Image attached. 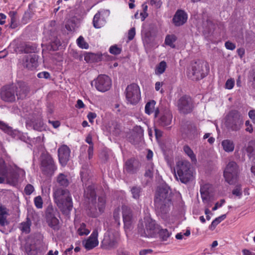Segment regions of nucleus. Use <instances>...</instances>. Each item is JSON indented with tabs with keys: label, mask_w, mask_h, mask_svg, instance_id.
<instances>
[{
	"label": "nucleus",
	"mask_w": 255,
	"mask_h": 255,
	"mask_svg": "<svg viewBox=\"0 0 255 255\" xmlns=\"http://www.w3.org/2000/svg\"><path fill=\"white\" fill-rule=\"evenodd\" d=\"M84 197L88 200V214L92 217H97L104 211L106 197L103 195L96 200V192L93 185L88 186L84 191Z\"/></svg>",
	"instance_id": "f257e3e1"
},
{
	"label": "nucleus",
	"mask_w": 255,
	"mask_h": 255,
	"mask_svg": "<svg viewBox=\"0 0 255 255\" xmlns=\"http://www.w3.org/2000/svg\"><path fill=\"white\" fill-rule=\"evenodd\" d=\"M53 198L58 208L64 214L68 215L73 208L71 194L67 189L56 187L53 189Z\"/></svg>",
	"instance_id": "f03ea898"
},
{
	"label": "nucleus",
	"mask_w": 255,
	"mask_h": 255,
	"mask_svg": "<svg viewBox=\"0 0 255 255\" xmlns=\"http://www.w3.org/2000/svg\"><path fill=\"white\" fill-rule=\"evenodd\" d=\"M0 175L6 179L8 183L14 185L17 182L18 176H24L25 172L14 164L6 165L4 160L0 157Z\"/></svg>",
	"instance_id": "7ed1b4c3"
},
{
	"label": "nucleus",
	"mask_w": 255,
	"mask_h": 255,
	"mask_svg": "<svg viewBox=\"0 0 255 255\" xmlns=\"http://www.w3.org/2000/svg\"><path fill=\"white\" fill-rule=\"evenodd\" d=\"M137 232L141 237L152 238L158 232V226L155 221L147 215L139 221Z\"/></svg>",
	"instance_id": "20e7f679"
},
{
	"label": "nucleus",
	"mask_w": 255,
	"mask_h": 255,
	"mask_svg": "<svg viewBox=\"0 0 255 255\" xmlns=\"http://www.w3.org/2000/svg\"><path fill=\"white\" fill-rule=\"evenodd\" d=\"M175 170V177L183 183H187L193 178V171L190 163L187 160H181L177 162Z\"/></svg>",
	"instance_id": "39448f33"
},
{
	"label": "nucleus",
	"mask_w": 255,
	"mask_h": 255,
	"mask_svg": "<svg viewBox=\"0 0 255 255\" xmlns=\"http://www.w3.org/2000/svg\"><path fill=\"white\" fill-rule=\"evenodd\" d=\"M244 124L243 118L240 112L236 110L230 111L225 118V126L230 131L239 130Z\"/></svg>",
	"instance_id": "423d86ee"
},
{
	"label": "nucleus",
	"mask_w": 255,
	"mask_h": 255,
	"mask_svg": "<svg viewBox=\"0 0 255 255\" xmlns=\"http://www.w3.org/2000/svg\"><path fill=\"white\" fill-rule=\"evenodd\" d=\"M120 240L119 232L113 230H108L105 234L102 242V247L103 249L111 250L117 248Z\"/></svg>",
	"instance_id": "0eeeda50"
},
{
	"label": "nucleus",
	"mask_w": 255,
	"mask_h": 255,
	"mask_svg": "<svg viewBox=\"0 0 255 255\" xmlns=\"http://www.w3.org/2000/svg\"><path fill=\"white\" fill-rule=\"evenodd\" d=\"M240 169L237 163L235 161H230L227 165L224 172L226 181L230 184H235L237 180Z\"/></svg>",
	"instance_id": "6e6552de"
},
{
	"label": "nucleus",
	"mask_w": 255,
	"mask_h": 255,
	"mask_svg": "<svg viewBox=\"0 0 255 255\" xmlns=\"http://www.w3.org/2000/svg\"><path fill=\"white\" fill-rule=\"evenodd\" d=\"M126 97L128 103L131 105L136 104L140 99V89L135 84L128 85L126 90Z\"/></svg>",
	"instance_id": "1a4fd4ad"
},
{
	"label": "nucleus",
	"mask_w": 255,
	"mask_h": 255,
	"mask_svg": "<svg viewBox=\"0 0 255 255\" xmlns=\"http://www.w3.org/2000/svg\"><path fill=\"white\" fill-rule=\"evenodd\" d=\"M53 159L49 154H43L41 156L40 169L46 175H52L56 170Z\"/></svg>",
	"instance_id": "9d476101"
},
{
	"label": "nucleus",
	"mask_w": 255,
	"mask_h": 255,
	"mask_svg": "<svg viewBox=\"0 0 255 255\" xmlns=\"http://www.w3.org/2000/svg\"><path fill=\"white\" fill-rule=\"evenodd\" d=\"M96 89L101 92H105L109 90L112 86V80L111 78L106 75H99L93 82Z\"/></svg>",
	"instance_id": "9b49d317"
},
{
	"label": "nucleus",
	"mask_w": 255,
	"mask_h": 255,
	"mask_svg": "<svg viewBox=\"0 0 255 255\" xmlns=\"http://www.w3.org/2000/svg\"><path fill=\"white\" fill-rule=\"evenodd\" d=\"M203 64L201 62L193 63L187 71V76L192 80H198L204 77Z\"/></svg>",
	"instance_id": "f8f14e48"
},
{
	"label": "nucleus",
	"mask_w": 255,
	"mask_h": 255,
	"mask_svg": "<svg viewBox=\"0 0 255 255\" xmlns=\"http://www.w3.org/2000/svg\"><path fill=\"white\" fill-rule=\"evenodd\" d=\"M177 106L180 113L187 114L191 113L194 108L192 99L187 96L181 97L177 101Z\"/></svg>",
	"instance_id": "ddd939ff"
},
{
	"label": "nucleus",
	"mask_w": 255,
	"mask_h": 255,
	"mask_svg": "<svg viewBox=\"0 0 255 255\" xmlns=\"http://www.w3.org/2000/svg\"><path fill=\"white\" fill-rule=\"evenodd\" d=\"M171 193L169 187L166 185L158 186L155 193L154 202L171 201Z\"/></svg>",
	"instance_id": "4468645a"
},
{
	"label": "nucleus",
	"mask_w": 255,
	"mask_h": 255,
	"mask_svg": "<svg viewBox=\"0 0 255 255\" xmlns=\"http://www.w3.org/2000/svg\"><path fill=\"white\" fill-rule=\"evenodd\" d=\"M14 86L3 87L0 91L1 99L6 102H12L15 100V90Z\"/></svg>",
	"instance_id": "2eb2a0df"
},
{
	"label": "nucleus",
	"mask_w": 255,
	"mask_h": 255,
	"mask_svg": "<svg viewBox=\"0 0 255 255\" xmlns=\"http://www.w3.org/2000/svg\"><path fill=\"white\" fill-rule=\"evenodd\" d=\"M38 58L35 54L25 55L21 59V64L24 68L33 70L38 66Z\"/></svg>",
	"instance_id": "dca6fc26"
},
{
	"label": "nucleus",
	"mask_w": 255,
	"mask_h": 255,
	"mask_svg": "<svg viewBox=\"0 0 255 255\" xmlns=\"http://www.w3.org/2000/svg\"><path fill=\"white\" fill-rule=\"evenodd\" d=\"M123 218L126 231L130 230L133 223V218L130 209L127 206H122Z\"/></svg>",
	"instance_id": "f3484780"
},
{
	"label": "nucleus",
	"mask_w": 255,
	"mask_h": 255,
	"mask_svg": "<svg viewBox=\"0 0 255 255\" xmlns=\"http://www.w3.org/2000/svg\"><path fill=\"white\" fill-rule=\"evenodd\" d=\"M56 211L52 207H48L46 212V219L48 225L54 230L59 229V220L56 217Z\"/></svg>",
	"instance_id": "a211bd4d"
},
{
	"label": "nucleus",
	"mask_w": 255,
	"mask_h": 255,
	"mask_svg": "<svg viewBox=\"0 0 255 255\" xmlns=\"http://www.w3.org/2000/svg\"><path fill=\"white\" fill-rule=\"evenodd\" d=\"M71 150L66 145L60 146L58 149V156L60 163L62 166H65L69 160Z\"/></svg>",
	"instance_id": "6ab92c4d"
},
{
	"label": "nucleus",
	"mask_w": 255,
	"mask_h": 255,
	"mask_svg": "<svg viewBox=\"0 0 255 255\" xmlns=\"http://www.w3.org/2000/svg\"><path fill=\"white\" fill-rule=\"evenodd\" d=\"M210 185L206 184L200 187V193L203 202L207 204L208 207L211 206V203L214 201V197L210 191Z\"/></svg>",
	"instance_id": "aec40b11"
},
{
	"label": "nucleus",
	"mask_w": 255,
	"mask_h": 255,
	"mask_svg": "<svg viewBox=\"0 0 255 255\" xmlns=\"http://www.w3.org/2000/svg\"><path fill=\"white\" fill-rule=\"evenodd\" d=\"M157 214L162 218L165 217L169 212L171 206V201H162V202H154Z\"/></svg>",
	"instance_id": "412c9836"
},
{
	"label": "nucleus",
	"mask_w": 255,
	"mask_h": 255,
	"mask_svg": "<svg viewBox=\"0 0 255 255\" xmlns=\"http://www.w3.org/2000/svg\"><path fill=\"white\" fill-rule=\"evenodd\" d=\"M98 232L97 229L94 230L89 238L83 241V244L85 248L90 250L97 247L99 244L98 240Z\"/></svg>",
	"instance_id": "4be33fe9"
},
{
	"label": "nucleus",
	"mask_w": 255,
	"mask_h": 255,
	"mask_svg": "<svg viewBox=\"0 0 255 255\" xmlns=\"http://www.w3.org/2000/svg\"><path fill=\"white\" fill-rule=\"evenodd\" d=\"M143 134V129L140 126L134 127L133 132L128 137V141L132 144H138L142 139Z\"/></svg>",
	"instance_id": "5701e85b"
},
{
	"label": "nucleus",
	"mask_w": 255,
	"mask_h": 255,
	"mask_svg": "<svg viewBox=\"0 0 255 255\" xmlns=\"http://www.w3.org/2000/svg\"><path fill=\"white\" fill-rule=\"evenodd\" d=\"M187 18V14L184 10H177L173 17V23L176 26H181L186 22Z\"/></svg>",
	"instance_id": "b1692460"
},
{
	"label": "nucleus",
	"mask_w": 255,
	"mask_h": 255,
	"mask_svg": "<svg viewBox=\"0 0 255 255\" xmlns=\"http://www.w3.org/2000/svg\"><path fill=\"white\" fill-rule=\"evenodd\" d=\"M15 88L16 96L18 99H23L25 98L28 92H29V88L24 82H18Z\"/></svg>",
	"instance_id": "393cba45"
},
{
	"label": "nucleus",
	"mask_w": 255,
	"mask_h": 255,
	"mask_svg": "<svg viewBox=\"0 0 255 255\" xmlns=\"http://www.w3.org/2000/svg\"><path fill=\"white\" fill-rule=\"evenodd\" d=\"M139 167V163L137 160L133 158L128 159L125 164V169L129 173H135Z\"/></svg>",
	"instance_id": "a878e982"
},
{
	"label": "nucleus",
	"mask_w": 255,
	"mask_h": 255,
	"mask_svg": "<svg viewBox=\"0 0 255 255\" xmlns=\"http://www.w3.org/2000/svg\"><path fill=\"white\" fill-rule=\"evenodd\" d=\"M172 121V115L169 111H165L160 115L157 122L162 127L169 125Z\"/></svg>",
	"instance_id": "bb28decb"
},
{
	"label": "nucleus",
	"mask_w": 255,
	"mask_h": 255,
	"mask_svg": "<svg viewBox=\"0 0 255 255\" xmlns=\"http://www.w3.org/2000/svg\"><path fill=\"white\" fill-rule=\"evenodd\" d=\"M9 215V210L6 207L0 203V225L5 226L8 224L7 218Z\"/></svg>",
	"instance_id": "cd10ccee"
},
{
	"label": "nucleus",
	"mask_w": 255,
	"mask_h": 255,
	"mask_svg": "<svg viewBox=\"0 0 255 255\" xmlns=\"http://www.w3.org/2000/svg\"><path fill=\"white\" fill-rule=\"evenodd\" d=\"M199 133V130L195 125L192 124L188 127L186 135L189 139L193 140L196 139L198 136Z\"/></svg>",
	"instance_id": "c85d7f7f"
},
{
	"label": "nucleus",
	"mask_w": 255,
	"mask_h": 255,
	"mask_svg": "<svg viewBox=\"0 0 255 255\" xmlns=\"http://www.w3.org/2000/svg\"><path fill=\"white\" fill-rule=\"evenodd\" d=\"M222 146L224 150L227 152H232L235 148L234 142L230 139H225L222 141Z\"/></svg>",
	"instance_id": "c756f323"
},
{
	"label": "nucleus",
	"mask_w": 255,
	"mask_h": 255,
	"mask_svg": "<svg viewBox=\"0 0 255 255\" xmlns=\"http://www.w3.org/2000/svg\"><path fill=\"white\" fill-rule=\"evenodd\" d=\"M56 181L58 184L63 187H67L69 184L67 176L63 173H60L57 177Z\"/></svg>",
	"instance_id": "7c9ffc66"
},
{
	"label": "nucleus",
	"mask_w": 255,
	"mask_h": 255,
	"mask_svg": "<svg viewBox=\"0 0 255 255\" xmlns=\"http://www.w3.org/2000/svg\"><path fill=\"white\" fill-rule=\"evenodd\" d=\"M31 225L30 220L27 218L25 221L22 222L20 224L19 229L22 232L28 234L30 232Z\"/></svg>",
	"instance_id": "2f4dec72"
},
{
	"label": "nucleus",
	"mask_w": 255,
	"mask_h": 255,
	"mask_svg": "<svg viewBox=\"0 0 255 255\" xmlns=\"http://www.w3.org/2000/svg\"><path fill=\"white\" fill-rule=\"evenodd\" d=\"M93 22L94 26L96 28H101L104 25L105 21L101 18L100 12H98L95 15Z\"/></svg>",
	"instance_id": "473e14b6"
},
{
	"label": "nucleus",
	"mask_w": 255,
	"mask_h": 255,
	"mask_svg": "<svg viewBox=\"0 0 255 255\" xmlns=\"http://www.w3.org/2000/svg\"><path fill=\"white\" fill-rule=\"evenodd\" d=\"M167 67V64L165 61H161L156 66L155 69L156 75H161L165 71Z\"/></svg>",
	"instance_id": "72a5a7b5"
},
{
	"label": "nucleus",
	"mask_w": 255,
	"mask_h": 255,
	"mask_svg": "<svg viewBox=\"0 0 255 255\" xmlns=\"http://www.w3.org/2000/svg\"><path fill=\"white\" fill-rule=\"evenodd\" d=\"M183 151L192 162H196L197 161L195 154L188 145H185L183 146Z\"/></svg>",
	"instance_id": "f704fd0d"
},
{
	"label": "nucleus",
	"mask_w": 255,
	"mask_h": 255,
	"mask_svg": "<svg viewBox=\"0 0 255 255\" xmlns=\"http://www.w3.org/2000/svg\"><path fill=\"white\" fill-rule=\"evenodd\" d=\"M155 104L156 102L154 100L147 102L145 106V113L148 115H150L153 113L155 109Z\"/></svg>",
	"instance_id": "c9c22d12"
},
{
	"label": "nucleus",
	"mask_w": 255,
	"mask_h": 255,
	"mask_svg": "<svg viewBox=\"0 0 255 255\" xmlns=\"http://www.w3.org/2000/svg\"><path fill=\"white\" fill-rule=\"evenodd\" d=\"M177 40L176 36L174 34L167 35L165 39V43L172 48L175 47L174 42Z\"/></svg>",
	"instance_id": "e433bc0d"
},
{
	"label": "nucleus",
	"mask_w": 255,
	"mask_h": 255,
	"mask_svg": "<svg viewBox=\"0 0 255 255\" xmlns=\"http://www.w3.org/2000/svg\"><path fill=\"white\" fill-rule=\"evenodd\" d=\"M90 232L85 223H82L80 224L79 228L77 230V233L79 236H86Z\"/></svg>",
	"instance_id": "4c0bfd02"
},
{
	"label": "nucleus",
	"mask_w": 255,
	"mask_h": 255,
	"mask_svg": "<svg viewBox=\"0 0 255 255\" xmlns=\"http://www.w3.org/2000/svg\"><path fill=\"white\" fill-rule=\"evenodd\" d=\"M226 217V215H223L220 217H218V218H216L212 221L211 225L209 226V229L212 231L214 230L217 225H218L223 220H224Z\"/></svg>",
	"instance_id": "58836bf2"
},
{
	"label": "nucleus",
	"mask_w": 255,
	"mask_h": 255,
	"mask_svg": "<svg viewBox=\"0 0 255 255\" xmlns=\"http://www.w3.org/2000/svg\"><path fill=\"white\" fill-rule=\"evenodd\" d=\"M247 151L250 157L255 156V140H252L249 142L247 148Z\"/></svg>",
	"instance_id": "ea45409f"
},
{
	"label": "nucleus",
	"mask_w": 255,
	"mask_h": 255,
	"mask_svg": "<svg viewBox=\"0 0 255 255\" xmlns=\"http://www.w3.org/2000/svg\"><path fill=\"white\" fill-rule=\"evenodd\" d=\"M141 188L138 186H133L130 189V192L133 198L137 200L139 198L141 193Z\"/></svg>",
	"instance_id": "a19ab883"
},
{
	"label": "nucleus",
	"mask_w": 255,
	"mask_h": 255,
	"mask_svg": "<svg viewBox=\"0 0 255 255\" xmlns=\"http://www.w3.org/2000/svg\"><path fill=\"white\" fill-rule=\"evenodd\" d=\"M34 204L38 209H41L43 208V201L40 196L35 197L33 199Z\"/></svg>",
	"instance_id": "79ce46f5"
},
{
	"label": "nucleus",
	"mask_w": 255,
	"mask_h": 255,
	"mask_svg": "<svg viewBox=\"0 0 255 255\" xmlns=\"http://www.w3.org/2000/svg\"><path fill=\"white\" fill-rule=\"evenodd\" d=\"M160 238L162 241H167V239L170 237V233L167 229H161L159 231Z\"/></svg>",
	"instance_id": "37998d69"
},
{
	"label": "nucleus",
	"mask_w": 255,
	"mask_h": 255,
	"mask_svg": "<svg viewBox=\"0 0 255 255\" xmlns=\"http://www.w3.org/2000/svg\"><path fill=\"white\" fill-rule=\"evenodd\" d=\"M77 43L81 48L88 49L89 47L88 44L85 41L84 38L82 36H79L77 39Z\"/></svg>",
	"instance_id": "c03bdc74"
},
{
	"label": "nucleus",
	"mask_w": 255,
	"mask_h": 255,
	"mask_svg": "<svg viewBox=\"0 0 255 255\" xmlns=\"http://www.w3.org/2000/svg\"><path fill=\"white\" fill-rule=\"evenodd\" d=\"M0 129L7 133L9 134H11L12 132V128L8 127L6 124L2 121H0Z\"/></svg>",
	"instance_id": "a18cd8bd"
},
{
	"label": "nucleus",
	"mask_w": 255,
	"mask_h": 255,
	"mask_svg": "<svg viewBox=\"0 0 255 255\" xmlns=\"http://www.w3.org/2000/svg\"><path fill=\"white\" fill-rule=\"evenodd\" d=\"M153 165L152 164H150L148 165L144 175L146 177L151 178L153 176Z\"/></svg>",
	"instance_id": "49530a36"
},
{
	"label": "nucleus",
	"mask_w": 255,
	"mask_h": 255,
	"mask_svg": "<svg viewBox=\"0 0 255 255\" xmlns=\"http://www.w3.org/2000/svg\"><path fill=\"white\" fill-rule=\"evenodd\" d=\"M75 27V23L72 19L68 20L66 24L65 28L68 31H72L73 30Z\"/></svg>",
	"instance_id": "de8ad7c7"
},
{
	"label": "nucleus",
	"mask_w": 255,
	"mask_h": 255,
	"mask_svg": "<svg viewBox=\"0 0 255 255\" xmlns=\"http://www.w3.org/2000/svg\"><path fill=\"white\" fill-rule=\"evenodd\" d=\"M34 191V187L30 184H27L24 188V191L26 195H30Z\"/></svg>",
	"instance_id": "09e8293b"
},
{
	"label": "nucleus",
	"mask_w": 255,
	"mask_h": 255,
	"mask_svg": "<svg viewBox=\"0 0 255 255\" xmlns=\"http://www.w3.org/2000/svg\"><path fill=\"white\" fill-rule=\"evenodd\" d=\"M109 51L111 54L118 55L121 52V49L117 45H114L110 48Z\"/></svg>",
	"instance_id": "8fccbe9b"
},
{
	"label": "nucleus",
	"mask_w": 255,
	"mask_h": 255,
	"mask_svg": "<svg viewBox=\"0 0 255 255\" xmlns=\"http://www.w3.org/2000/svg\"><path fill=\"white\" fill-rule=\"evenodd\" d=\"M232 194L240 198L242 195V189L240 186H237L232 191Z\"/></svg>",
	"instance_id": "3c124183"
},
{
	"label": "nucleus",
	"mask_w": 255,
	"mask_h": 255,
	"mask_svg": "<svg viewBox=\"0 0 255 255\" xmlns=\"http://www.w3.org/2000/svg\"><path fill=\"white\" fill-rule=\"evenodd\" d=\"M35 49V47L31 46L29 44H26L24 47L23 51L26 53H30L34 52Z\"/></svg>",
	"instance_id": "603ef678"
},
{
	"label": "nucleus",
	"mask_w": 255,
	"mask_h": 255,
	"mask_svg": "<svg viewBox=\"0 0 255 255\" xmlns=\"http://www.w3.org/2000/svg\"><path fill=\"white\" fill-rule=\"evenodd\" d=\"M234 84H235V81L234 80H233L232 79H228L226 81V83L225 84V87L226 89H232L234 87Z\"/></svg>",
	"instance_id": "864d4df0"
},
{
	"label": "nucleus",
	"mask_w": 255,
	"mask_h": 255,
	"mask_svg": "<svg viewBox=\"0 0 255 255\" xmlns=\"http://www.w3.org/2000/svg\"><path fill=\"white\" fill-rule=\"evenodd\" d=\"M37 77L39 78H45L47 79L50 78V74L48 72L43 71L37 74Z\"/></svg>",
	"instance_id": "5fc2aeb1"
},
{
	"label": "nucleus",
	"mask_w": 255,
	"mask_h": 255,
	"mask_svg": "<svg viewBox=\"0 0 255 255\" xmlns=\"http://www.w3.org/2000/svg\"><path fill=\"white\" fill-rule=\"evenodd\" d=\"M135 34V28L132 27L128 30V39L130 41L132 40Z\"/></svg>",
	"instance_id": "6e6d98bb"
},
{
	"label": "nucleus",
	"mask_w": 255,
	"mask_h": 255,
	"mask_svg": "<svg viewBox=\"0 0 255 255\" xmlns=\"http://www.w3.org/2000/svg\"><path fill=\"white\" fill-rule=\"evenodd\" d=\"M61 45V42L60 41L56 39L54 41L52 42L51 43V48L53 50H56L58 49V47Z\"/></svg>",
	"instance_id": "4d7b16f0"
},
{
	"label": "nucleus",
	"mask_w": 255,
	"mask_h": 255,
	"mask_svg": "<svg viewBox=\"0 0 255 255\" xmlns=\"http://www.w3.org/2000/svg\"><path fill=\"white\" fill-rule=\"evenodd\" d=\"M225 45L226 48L229 50H233L236 48L235 44L229 41L226 42Z\"/></svg>",
	"instance_id": "13d9d810"
},
{
	"label": "nucleus",
	"mask_w": 255,
	"mask_h": 255,
	"mask_svg": "<svg viewBox=\"0 0 255 255\" xmlns=\"http://www.w3.org/2000/svg\"><path fill=\"white\" fill-rule=\"evenodd\" d=\"M245 126H246V131L249 132L250 133H252L253 132V128L252 125L250 124V122L249 121H247L245 122Z\"/></svg>",
	"instance_id": "bf43d9fd"
},
{
	"label": "nucleus",
	"mask_w": 255,
	"mask_h": 255,
	"mask_svg": "<svg viewBox=\"0 0 255 255\" xmlns=\"http://www.w3.org/2000/svg\"><path fill=\"white\" fill-rule=\"evenodd\" d=\"M96 117V114L92 112H90L87 115V118L90 123H93V120L95 119Z\"/></svg>",
	"instance_id": "052dcab7"
},
{
	"label": "nucleus",
	"mask_w": 255,
	"mask_h": 255,
	"mask_svg": "<svg viewBox=\"0 0 255 255\" xmlns=\"http://www.w3.org/2000/svg\"><path fill=\"white\" fill-rule=\"evenodd\" d=\"M93 145H90L88 149V158L89 159H91L93 156Z\"/></svg>",
	"instance_id": "680f3d73"
},
{
	"label": "nucleus",
	"mask_w": 255,
	"mask_h": 255,
	"mask_svg": "<svg viewBox=\"0 0 255 255\" xmlns=\"http://www.w3.org/2000/svg\"><path fill=\"white\" fill-rule=\"evenodd\" d=\"M220 203H219V202H217L215 205V206L213 208L212 210L213 211H215L219 207H221L224 204V203L225 202V201L224 199H221L220 200Z\"/></svg>",
	"instance_id": "e2e57ef3"
},
{
	"label": "nucleus",
	"mask_w": 255,
	"mask_h": 255,
	"mask_svg": "<svg viewBox=\"0 0 255 255\" xmlns=\"http://www.w3.org/2000/svg\"><path fill=\"white\" fill-rule=\"evenodd\" d=\"M114 217L116 222H118L120 219V209H117L114 212Z\"/></svg>",
	"instance_id": "0e129e2a"
},
{
	"label": "nucleus",
	"mask_w": 255,
	"mask_h": 255,
	"mask_svg": "<svg viewBox=\"0 0 255 255\" xmlns=\"http://www.w3.org/2000/svg\"><path fill=\"white\" fill-rule=\"evenodd\" d=\"M249 116L252 120L253 122L255 123V110H251L249 112Z\"/></svg>",
	"instance_id": "69168bd1"
},
{
	"label": "nucleus",
	"mask_w": 255,
	"mask_h": 255,
	"mask_svg": "<svg viewBox=\"0 0 255 255\" xmlns=\"http://www.w3.org/2000/svg\"><path fill=\"white\" fill-rule=\"evenodd\" d=\"M25 252L28 255H34L31 247L27 245L25 247Z\"/></svg>",
	"instance_id": "338daca9"
},
{
	"label": "nucleus",
	"mask_w": 255,
	"mask_h": 255,
	"mask_svg": "<svg viewBox=\"0 0 255 255\" xmlns=\"http://www.w3.org/2000/svg\"><path fill=\"white\" fill-rule=\"evenodd\" d=\"M117 255H132L128 251L124 250H119Z\"/></svg>",
	"instance_id": "774afa93"
}]
</instances>
